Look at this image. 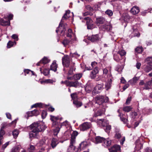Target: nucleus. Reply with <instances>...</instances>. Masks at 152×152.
<instances>
[{
	"label": "nucleus",
	"instance_id": "f257e3e1",
	"mask_svg": "<svg viewBox=\"0 0 152 152\" xmlns=\"http://www.w3.org/2000/svg\"><path fill=\"white\" fill-rule=\"evenodd\" d=\"M31 131L29 133L30 139L32 138L38 139L39 137V132L44 131L47 128L43 124L34 123L30 126Z\"/></svg>",
	"mask_w": 152,
	"mask_h": 152
},
{
	"label": "nucleus",
	"instance_id": "f03ea898",
	"mask_svg": "<svg viewBox=\"0 0 152 152\" xmlns=\"http://www.w3.org/2000/svg\"><path fill=\"white\" fill-rule=\"evenodd\" d=\"M70 13V10H68L66 11V13L62 17L58 27L57 28L56 30V33H58V32H59L61 33V35H63L64 34L65 31L66 30L65 26L67 25L66 23L64 24L63 23L64 20L67 19L69 17V14Z\"/></svg>",
	"mask_w": 152,
	"mask_h": 152
},
{
	"label": "nucleus",
	"instance_id": "7ed1b4c3",
	"mask_svg": "<svg viewBox=\"0 0 152 152\" xmlns=\"http://www.w3.org/2000/svg\"><path fill=\"white\" fill-rule=\"evenodd\" d=\"M96 103L99 105L102 104L104 103H106L109 101L108 98L104 96L97 95L95 98Z\"/></svg>",
	"mask_w": 152,
	"mask_h": 152
},
{
	"label": "nucleus",
	"instance_id": "20e7f679",
	"mask_svg": "<svg viewBox=\"0 0 152 152\" xmlns=\"http://www.w3.org/2000/svg\"><path fill=\"white\" fill-rule=\"evenodd\" d=\"M72 62H71L70 61L69 57L68 55H64L62 58V63L64 66L63 70L65 72L67 71L66 68L69 67Z\"/></svg>",
	"mask_w": 152,
	"mask_h": 152
},
{
	"label": "nucleus",
	"instance_id": "39448f33",
	"mask_svg": "<svg viewBox=\"0 0 152 152\" xmlns=\"http://www.w3.org/2000/svg\"><path fill=\"white\" fill-rule=\"evenodd\" d=\"M84 19L86 21V24L87 28L88 29H92L95 27L93 23V20L89 17L84 18Z\"/></svg>",
	"mask_w": 152,
	"mask_h": 152
},
{
	"label": "nucleus",
	"instance_id": "423d86ee",
	"mask_svg": "<svg viewBox=\"0 0 152 152\" xmlns=\"http://www.w3.org/2000/svg\"><path fill=\"white\" fill-rule=\"evenodd\" d=\"M104 85L103 83H98L93 91V93L96 94L101 92L103 89Z\"/></svg>",
	"mask_w": 152,
	"mask_h": 152
},
{
	"label": "nucleus",
	"instance_id": "0eeeda50",
	"mask_svg": "<svg viewBox=\"0 0 152 152\" xmlns=\"http://www.w3.org/2000/svg\"><path fill=\"white\" fill-rule=\"evenodd\" d=\"M91 125L90 123L84 122L79 126L80 130L83 131H86L91 127Z\"/></svg>",
	"mask_w": 152,
	"mask_h": 152
},
{
	"label": "nucleus",
	"instance_id": "6e6552de",
	"mask_svg": "<svg viewBox=\"0 0 152 152\" xmlns=\"http://www.w3.org/2000/svg\"><path fill=\"white\" fill-rule=\"evenodd\" d=\"M40 113V111L39 108H37L33 110L27 112V114L28 117H32L33 116H37Z\"/></svg>",
	"mask_w": 152,
	"mask_h": 152
},
{
	"label": "nucleus",
	"instance_id": "1a4fd4ad",
	"mask_svg": "<svg viewBox=\"0 0 152 152\" xmlns=\"http://www.w3.org/2000/svg\"><path fill=\"white\" fill-rule=\"evenodd\" d=\"M75 142L73 140L70 141V145L67 149V152H77V148L74 145Z\"/></svg>",
	"mask_w": 152,
	"mask_h": 152
},
{
	"label": "nucleus",
	"instance_id": "9d476101",
	"mask_svg": "<svg viewBox=\"0 0 152 152\" xmlns=\"http://www.w3.org/2000/svg\"><path fill=\"white\" fill-rule=\"evenodd\" d=\"M50 116L51 117L50 119L53 121L52 126H58L59 124H60L56 121L58 120H60L61 121L62 119V118H59L58 116L55 117L52 115H50Z\"/></svg>",
	"mask_w": 152,
	"mask_h": 152
},
{
	"label": "nucleus",
	"instance_id": "9b49d317",
	"mask_svg": "<svg viewBox=\"0 0 152 152\" xmlns=\"http://www.w3.org/2000/svg\"><path fill=\"white\" fill-rule=\"evenodd\" d=\"M101 29L104 31H108L112 29V26L109 22L107 21L104 25L101 26Z\"/></svg>",
	"mask_w": 152,
	"mask_h": 152
},
{
	"label": "nucleus",
	"instance_id": "f8f14e48",
	"mask_svg": "<svg viewBox=\"0 0 152 152\" xmlns=\"http://www.w3.org/2000/svg\"><path fill=\"white\" fill-rule=\"evenodd\" d=\"M144 68V71L146 72H149L152 70V61H148Z\"/></svg>",
	"mask_w": 152,
	"mask_h": 152
},
{
	"label": "nucleus",
	"instance_id": "ddd939ff",
	"mask_svg": "<svg viewBox=\"0 0 152 152\" xmlns=\"http://www.w3.org/2000/svg\"><path fill=\"white\" fill-rule=\"evenodd\" d=\"M107 21L103 17H99L96 18V23L98 25L100 24H103L106 23Z\"/></svg>",
	"mask_w": 152,
	"mask_h": 152
},
{
	"label": "nucleus",
	"instance_id": "4468645a",
	"mask_svg": "<svg viewBox=\"0 0 152 152\" xmlns=\"http://www.w3.org/2000/svg\"><path fill=\"white\" fill-rule=\"evenodd\" d=\"M109 150L110 152H121V147L119 145H115Z\"/></svg>",
	"mask_w": 152,
	"mask_h": 152
},
{
	"label": "nucleus",
	"instance_id": "2eb2a0df",
	"mask_svg": "<svg viewBox=\"0 0 152 152\" xmlns=\"http://www.w3.org/2000/svg\"><path fill=\"white\" fill-rule=\"evenodd\" d=\"M48 107V105L42 103H37L34 104L31 106V108L33 107L37 108L38 107L39 108H47Z\"/></svg>",
	"mask_w": 152,
	"mask_h": 152
},
{
	"label": "nucleus",
	"instance_id": "dca6fc26",
	"mask_svg": "<svg viewBox=\"0 0 152 152\" xmlns=\"http://www.w3.org/2000/svg\"><path fill=\"white\" fill-rule=\"evenodd\" d=\"M0 23L3 26H9L10 25V21L7 20L6 16L4 17V19H0Z\"/></svg>",
	"mask_w": 152,
	"mask_h": 152
},
{
	"label": "nucleus",
	"instance_id": "f3484780",
	"mask_svg": "<svg viewBox=\"0 0 152 152\" xmlns=\"http://www.w3.org/2000/svg\"><path fill=\"white\" fill-rule=\"evenodd\" d=\"M109 76V77H110V79H109V80L108 82L106 83L105 84V89L107 91H108L109 89L111 86L112 85V77H111V75H108Z\"/></svg>",
	"mask_w": 152,
	"mask_h": 152
},
{
	"label": "nucleus",
	"instance_id": "a211bd4d",
	"mask_svg": "<svg viewBox=\"0 0 152 152\" xmlns=\"http://www.w3.org/2000/svg\"><path fill=\"white\" fill-rule=\"evenodd\" d=\"M79 86V83L77 81H68L67 83V86L70 87H74L75 88Z\"/></svg>",
	"mask_w": 152,
	"mask_h": 152
},
{
	"label": "nucleus",
	"instance_id": "6ab92c4d",
	"mask_svg": "<svg viewBox=\"0 0 152 152\" xmlns=\"http://www.w3.org/2000/svg\"><path fill=\"white\" fill-rule=\"evenodd\" d=\"M75 64V63H72L69 66V69L68 72V75H72L73 73V70H75V68L74 65Z\"/></svg>",
	"mask_w": 152,
	"mask_h": 152
},
{
	"label": "nucleus",
	"instance_id": "aec40b11",
	"mask_svg": "<svg viewBox=\"0 0 152 152\" xmlns=\"http://www.w3.org/2000/svg\"><path fill=\"white\" fill-rule=\"evenodd\" d=\"M140 12L139 8L136 6H134L130 10L131 12L133 15H135L138 13Z\"/></svg>",
	"mask_w": 152,
	"mask_h": 152
},
{
	"label": "nucleus",
	"instance_id": "412c9836",
	"mask_svg": "<svg viewBox=\"0 0 152 152\" xmlns=\"http://www.w3.org/2000/svg\"><path fill=\"white\" fill-rule=\"evenodd\" d=\"M58 67V65L56 63V61L54 60L50 66V69L56 72L57 71V68Z\"/></svg>",
	"mask_w": 152,
	"mask_h": 152
},
{
	"label": "nucleus",
	"instance_id": "4be33fe9",
	"mask_svg": "<svg viewBox=\"0 0 152 152\" xmlns=\"http://www.w3.org/2000/svg\"><path fill=\"white\" fill-rule=\"evenodd\" d=\"M48 63V58L44 57L37 64V66L41 65V64H43L44 65Z\"/></svg>",
	"mask_w": 152,
	"mask_h": 152
},
{
	"label": "nucleus",
	"instance_id": "5701e85b",
	"mask_svg": "<svg viewBox=\"0 0 152 152\" xmlns=\"http://www.w3.org/2000/svg\"><path fill=\"white\" fill-rule=\"evenodd\" d=\"M99 72L98 69H94L91 72L90 74V77L92 79L96 77V75Z\"/></svg>",
	"mask_w": 152,
	"mask_h": 152
},
{
	"label": "nucleus",
	"instance_id": "b1692460",
	"mask_svg": "<svg viewBox=\"0 0 152 152\" xmlns=\"http://www.w3.org/2000/svg\"><path fill=\"white\" fill-rule=\"evenodd\" d=\"M98 39H84L83 40V42H85L88 45L91 42H94L98 40Z\"/></svg>",
	"mask_w": 152,
	"mask_h": 152
},
{
	"label": "nucleus",
	"instance_id": "393cba45",
	"mask_svg": "<svg viewBox=\"0 0 152 152\" xmlns=\"http://www.w3.org/2000/svg\"><path fill=\"white\" fill-rule=\"evenodd\" d=\"M140 34L138 32L137 29H135L133 30V31L132 33L131 34V37H138L140 36Z\"/></svg>",
	"mask_w": 152,
	"mask_h": 152
},
{
	"label": "nucleus",
	"instance_id": "a878e982",
	"mask_svg": "<svg viewBox=\"0 0 152 152\" xmlns=\"http://www.w3.org/2000/svg\"><path fill=\"white\" fill-rule=\"evenodd\" d=\"M91 66H92V68L91 67H86V69L87 70H91L93 68H94V69H98L97 66V63L95 61H94V62H92L91 63Z\"/></svg>",
	"mask_w": 152,
	"mask_h": 152
},
{
	"label": "nucleus",
	"instance_id": "bb28decb",
	"mask_svg": "<svg viewBox=\"0 0 152 152\" xmlns=\"http://www.w3.org/2000/svg\"><path fill=\"white\" fill-rule=\"evenodd\" d=\"M115 133V138L119 139H120L121 137V133L120 131V130L118 129H116Z\"/></svg>",
	"mask_w": 152,
	"mask_h": 152
},
{
	"label": "nucleus",
	"instance_id": "cd10ccee",
	"mask_svg": "<svg viewBox=\"0 0 152 152\" xmlns=\"http://www.w3.org/2000/svg\"><path fill=\"white\" fill-rule=\"evenodd\" d=\"M73 103L77 108L80 107L83 104L82 102L77 99L73 101Z\"/></svg>",
	"mask_w": 152,
	"mask_h": 152
},
{
	"label": "nucleus",
	"instance_id": "c85d7f7f",
	"mask_svg": "<svg viewBox=\"0 0 152 152\" xmlns=\"http://www.w3.org/2000/svg\"><path fill=\"white\" fill-rule=\"evenodd\" d=\"M23 72L24 73L25 75H26V74H31V75H34V72L29 69H25L23 70Z\"/></svg>",
	"mask_w": 152,
	"mask_h": 152
},
{
	"label": "nucleus",
	"instance_id": "c756f323",
	"mask_svg": "<svg viewBox=\"0 0 152 152\" xmlns=\"http://www.w3.org/2000/svg\"><path fill=\"white\" fill-rule=\"evenodd\" d=\"M64 122L62 124H60V125L61 126V127H59L57 126L56 127V128L54 130V134L56 136L58 133L60 131V128L62 126V125H64Z\"/></svg>",
	"mask_w": 152,
	"mask_h": 152
},
{
	"label": "nucleus",
	"instance_id": "7c9ffc66",
	"mask_svg": "<svg viewBox=\"0 0 152 152\" xmlns=\"http://www.w3.org/2000/svg\"><path fill=\"white\" fill-rule=\"evenodd\" d=\"M50 145L53 148H54L57 145V140L56 139L54 138H53Z\"/></svg>",
	"mask_w": 152,
	"mask_h": 152
},
{
	"label": "nucleus",
	"instance_id": "2f4dec72",
	"mask_svg": "<svg viewBox=\"0 0 152 152\" xmlns=\"http://www.w3.org/2000/svg\"><path fill=\"white\" fill-rule=\"evenodd\" d=\"M104 138L103 137L99 136H97L95 138L96 143H101L104 140Z\"/></svg>",
	"mask_w": 152,
	"mask_h": 152
},
{
	"label": "nucleus",
	"instance_id": "473e14b6",
	"mask_svg": "<svg viewBox=\"0 0 152 152\" xmlns=\"http://www.w3.org/2000/svg\"><path fill=\"white\" fill-rule=\"evenodd\" d=\"M78 132L77 131H74L71 135L70 141H72L73 140L74 141V142H75V139L76 137L78 135Z\"/></svg>",
	"mask_w": 152,
	"mask_h": 152
},
{
	"label": "nucleus",
	"instance_id": "72a5a7b5",
	"mask_svg": "<svg viewBox=\"0 0 152 152\" xmlns=\"http://www.w3.org/2000/svg\"><path fill=\"white\" fill-rule=\"evenodd\" d=\"M38 145L40 146H43L45 145V142L44 140H41L40 141L39 143L38 144ZM45 150V148H44V146L41 148V151H39L38 152H43V151Z\"/></svg>",
	"mask_w": 152,
	"mask_h": 152
},
{
	"label": "nucleus",
	"instance_id": "f704fd0d",
	"mask_svg": "<svg viewBox=\"0 0 152 152\" xmlns=\"http://www.w3.org/2000/svg\"><path fill=\"white\" fill-rule=\"evenodd\" d=\"M88 144L86 141H83L80 144V147L82 149H84L88 145Z\"/></svg>",
	"mask_w": 152,
	"mask_h": 152
},
{
	"label": "nucleus",
	"instance_id": "c9c22d12",
	"mask_svg": "<svg viewBox=\"0 0 152 152\" xmlns=\"http://www.w3.org/2000/svg\"><path fill=\"white\" fill-rule=\"evenodd\" d=\"M66 36L67 37H75V35L72 33V30L69 29L68 30V33L67 34Z\"/></svg>",
	"mask_w": 152,
	"mask_h": 152
},
{
	"label": "nucleus",
	"instance_id": "e433bc0d",
	"mask_svg": "<svg viewBox=\"0 0 152 152\" xmlns=\"http://www.w3.org/2000/svg\"><path fill=\"white\" fill-rule=\"evenodd\" d=\"M40 71L41 73H43L44 75L45 76L48 75V69L47 68H40Z\"/></svg>",
	"mask_w": 152,
	"mask_h": 152
},
{
	"label": "nucleus",
	"instance_id": "4c0bfd02",
	"mask_svg": "<svg viewBox=\"0 0 152 152\" xmlns=\"http://www.w3.org/2000/svg\"><path fill=\"white\" fill-rule=\"evenodd\" d=\"M82 74L80 73L75 74L73 76V78L75 80H79L82 77Z\"/></svg>",
	"mask_w": 152,
	"mask_h": 152
},
{
	"label": "nucleus",
	"instance_id": "58836bf2",
	"mask_svg": "<svg viewBox=\"0 0 152 152\" xmlns=\"http://www.w3.org/2000/svg\"><path fill=\"white\" fill-rule=\"evenodd\" d=\"M132 109V107L131 106H126L124 107L123 110L125 112H128L131 111Z\"/></svg>",
	"mask_w": 152,
	"mask_h": 152
},
{
	"label": "nucleus",
	"instance_id": "ea45409f",
	"mask_svg": "<svg viewBox=\"0 0 152 152\" xmlns=\"http://www.w3.org/2000/svg\"><path fill=\"white\" fill-rule=\"evenodd\" d=\"M135 51L136 53H141L143 51V48L142 47H137L135 49Z\"/></svg>",
	"mask_w": 152,
	"mask_h": 152
},
{
	"label": "nucleus",
	"instance_id": "a19ab883",
	"mask_svg": "<svg viewBox=\"0 0 152 152\" xmlns=\"http://www.w3.org/2000/svg\"><path fill=\"white\" fill-rule=\"evenodd\" d=\"M5 131L3 129H0V145L2 143L1 142V140L2 139L3 135L5 134Z\"/></svg>",
	"mask_w": 152,
	"mask_h": 152
},
{
	"label": "nucleus",
	"instance_id": "79ce46f5",
	"mask_svg": "<svg viewBox=\"0 0 152 152\" xmlns=\"http://www.w3.org/2000/svg\"><path fill=\"white\" fill-rule=\"evenodd\" d=\"M104 144L103 145L104 146H110L111 144V141L110 140H109V139L105 140V139H104Z\"/></svg>",
	"mask_w": 152,
	"mask_h": 152
},
{
	"label": "nucleus",
	"instance_id": "37998d69",
	"mask_svg": "<svg viewBox=\"0 0 152 152\" xmlns=\"http://www.w3.org/2000/svg\"><path fill=\"white\" fill-rule=\"evenodd\" d=\"M14 44L16 45V42H12L9 41L7 43V48H9L12 47Z\"/></svg>",
	"mask_w": 152,
	"mask_h": 152
},
{
	"label": "nucleus",
	"instance_id": "c03bdc74",
	"mask_svg": "<svg viewBox=\"0 0 152 152\" xmlns=\"http://www.w3.org/2000/svg\"><path fill=\"white\" fill-rule=\"evenodd\" d=\"M70 42V40L69 39H65L61 42V43L64 46H65L68 45Z\"/></svg>",
	"mask_w": 152,
	"mask_h": 152
},
{
	"label": "nucleus",
	"instance_id": "a18cd8bd",
	"mask_svg": "<svg viewBox=\"0 0 152 152\" xmlns=\"http://www.w3.org/2000/svg\"><path fill=\"white\" fill-rule=\"evenodd\" d=\"M113 58L114 60L117 62H119L121 59V57L120 58L118 54H115L113 56Z\"/></svg>",
	"mask_w": 152,
	"mask_h": 152
},
{
	"label": "nucleus",
	"instance_id": "49530a36",
	"mask_svg": "<svg viewBox=\"0 0 152 152\" xmlns=\"http://www.w3.org/2000/svg\"><path fill=\"white\" fill-rule=\"evenodd\" d=\"M103 114L102 110H98L97 112H95L94 115V116L96 117L98 116H101Z\"/></svg>",
	"mask_w": 152,
	"mask_h": 152
},
{
	"label": "nucleus",
	"instance_id": "de8ad7c7",
	"mask_svg": "<svg viewBox=\"0 0 152 152\" xmlns=\"http://www.w3.org/2000/svg\"><path fill=\"white\" fill-rule=\"evenodd\" d=\"M71 97L72 99L74 101V100H77V94L76 93H74L71 94Z\"/></svg>",
	"mask_w": 152,
	"mask_h": 152
},
{
	"label": "nucleus",
	"instance_id": "09e8293b",
	"mask_svg": "<svg viewBox=\"0 0 152 152\" xmlns=\"http://www.w3.org/2000/svg\"><path fill=\"white\" fill-rule=\"evenodd\" d=\"M126 52L124 50H121L118 51V54H119L121 57L125 55L126 54Z\"/></svg>",
	"mask_w": 152,
	"mask_h": 152
},
{
	"label": "nucleus",
	"instance_id": "8fccbe9b",
	"mask_svg": "<svg viewBox=\"0 0 152 152\" xmlns=\"http://www.w3.org/2000/svg\"><path fill=\"white\" fill-rule=\"evenodd\" d=\"M19 134L18 131L17 130H14L12 132V135L14 138H16L18 137Z\"/></svg>",
	"mask_w": 152,
	"mask_h": 152
},
{
	"label": "nucleus",
	"instance_id": "3c124183",
	"mask_svg": "<svg viewBox=\"0 0 152 152\" xmlns=\"http://www.w3.org/2000/svg\"><path fill=\"white\" fill-rule=\"evenodd\" d=\"M105 13L107 15L109 16H111L113 15V12L112 11L109 10H107L105 11Z\"/></svg>",
	"mask_w": 152,
	"mask_h": 152
},
{
	"label": "nucleus",
	"instance_id": "603ef678",
	"mask_svg": "<svg viewBox=\"0 0 152 152\" xmlns=\"http://www.w3.org/2000/svg\"><path fill=\"white\" fill-rule=\"evenodd\" d=\"M47 115V112L46 110H43L41 114V116L42 119L45 118Z\"/></svg>",
	"mask_w": 152,
	"mask_h": 152
},
{
	"label": "nucleus",
	"instance_id": "864d4df0",
	"mask_svg": "<svg viewBox=\"0 0 152 152\" xmlns=\"http://www.w3.org/2000/svg\"><path fill=\"white\" fill-rule=\"evenodd\" d=\"M35 147L34 145H31L28 148V150L29 152H33L35 150Z\"/></svg>",
	"mask_w": 152,
	"mask_h": 152
},
{
	"label": "nucleus",
	"instance_id": "5fc2aeb1",
	"mask_svg": "<svg viewBox=\"0 0 152 152\" xmlns=\"http://www.w3.org/2000/svg\"><path fill=\"white\" fill-rule=\"evenodd\" d=\"M111 129V126L110 125H107L105 127L104 130L106 132H109L110 130Z\"/></svg>",
	"mask_w": 152,
	"mask_h": 152
},
{
	"label": "nucleus",
	"instance_id": "6e6d98bb",
	"mask_svg": "<svg viewBox=\"0 0 152 152\" xmlns=\"http://www.w3.org/2000/svg\"><path fill=\"white\" fill-rule=\"evenodd\" d=\"M20 148L19 147H16L14 148H13L11 152H19Z\"/></svg>",
	"mask_w": 152,
	"mask_h": 152
},
{
	"label": "nucleus",
	"instance_id": "4d7b16f0",
	"mask_svg": "<svg viewBox=\"0 0 152 152\" xmlns=\"http://www.w3.org/2000/svg\"><path fill=\"white\" fill-rule=\"evenodd\" d=\"M132 98V97L131 96L129 97H128L125 102V104L126 105H128L130 104V102Z\"/></svg>",
	"mask_w": 152,
	"mask_h": 152
},
{
	"label": "nucleus",
	"instance_id": "13d9d810",
	"mask_svg": "<svg viewBox=\"0 0 152 152\" xmlns=\"http://www.w3.org/2000/svg\"><path fill=\"white\" fill-rule=\"evenodd\" d=\"M7 17V18L8 20H9L10 21V20L12 19L13 17V15L12 14H10L8 16H6Z\"/></svg>",
	"mask_w": 152,
	"mask_h": 152
},
{
	"label": "nucleus",
	"instance_id": "bf43d9fd",
	"mask_svg": "<svg viewBox=\"0 0 152 152\" xmlns=\"http://www.w3.org/2000/svg\"><path fill=\"white\" fill-rule=\"evenodd\" d=\"M99 7L98 5V4H95V5L93 7V10H95V11L99 10Z\"/></svg>",
	"mask_w": 152,
	"mask_h": 152
},
{
	"label": "nucleus",
	"instance_id": "052dcab7",
	"mask_svg": "<svg viewBox=\"0 0 152 152\" xmlns=\"http://www.w3.org/2000/svg\"><path fill=\"white\" fill-rule=\"evenodd\" d=\"M55 110V109L51 106L49 107V105L48 104V111L51 112H53Z\"/></svg>",
	"mask_w": 152,
	"mask_h": 152
},
{
	"label": "nucleus",
	"instance_id": "680f3d73",
	"mask_svg": "<svg viewBox=\"0 0 152 152\" xmlns=\"http://www.w3.org/2000/svg\"><path fill=\"white\" fill-rule=\"evenodd\" d=\"M86 8L88 10L91 11H92L93 10V8L89 5L86 6Z\"/></svg>",
	"mask_w": 152,
	"mask_h": 152
},
{
	"label": "nucleus",
	"instance_id": "e2e57ef3",
	"mask_svg": "<svg viewBox=\"0 0 152 152\" xmlns=\"http://www.w3.org/2000/svg\"><path fill=\"white\" fill-rule=\"evenodd\" d=\"M6 115L7 118L10 120L12 119L11 115L10 113H6Z\"/></svg>",
	"mask_w": 152,
	"mask_h": 152
},
{
	"label": "nucleus",
	"instance_id": "0e129e2a",
	"mask_svg": "<svg viewBox=\"0 0 152 152\" xmlns=\"http://www.w3.org/2000/svg\"><path fill=\"white\" fill-rule=\"evenodd\" d=\"M9 142H7L5 143V144L3 145L2 146V148L4 150L9 145Z\"/></svg>",
	"mask_w": 152,
	"mask_h": 152
},
{
	"label": "nucleus",
	"instance_id": "69168bd1",
	"mask_svg": "<svg viewBox=\"0 0 152 152\" xmlns=\"http://www.w3.org/2000/svg\"><path fill=\"white\" fill-rule=\"evenodd\" d=\"M121 121L124 123L126 124L127 122L128 121V119L124 118H122L121 117Z\"/></svg>",
	"mask_w": 152,
	"mask_h": 152
},
{
	"label": "nucleus",
	"instance_id": "338daca9",
	"mask_svg": "<svg viewBox=\"0 0 152 152\" xmlns=\"http://www.w3.org/2000/svg\"><path fill=\"white\" fill-rule=\"evenodd\" d=\"M145 61H152V56L147 58L145 59Z\"/></svg>",
	"mask_w": 152,
	"mask_h": 152
},
{
	"label": "nucleus",
	"instance_id": "774afa93",
	"mask_svg": "<svg viewBox=\"0 0 152 152\" xmlns=\"http://www.w3.org/2000/svg\"><path fill=\"white\" fill-rule=\"evenodd\" d=\"M145 152H152V149L149 148H147L145 150Z\"/></svg>",
	"mask_w": 152,
	"mask_h": 152
}]
</instances>
